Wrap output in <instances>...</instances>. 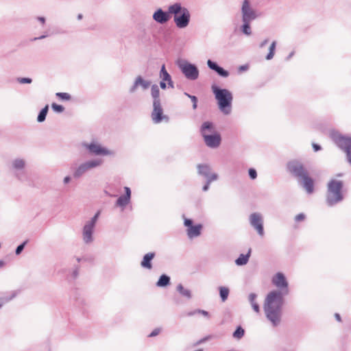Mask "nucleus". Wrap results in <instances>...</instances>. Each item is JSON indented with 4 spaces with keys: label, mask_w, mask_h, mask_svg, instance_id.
Returning a JSON list of instances; mask_svg holds the SVG:
<instances>
[{
    "label": "nucleus",
    "mask_w": 351,
    "mask_h": 351,
    "mask_svg": "<svg viewBox=\"0 0 351 351\" xmlns=\"http://www.w3.org/2000/svg\"><path fill=\"white\" fill-rule=\"evenodd\" d=\"M207 65L210 69L216 71L221 77H227L229 75V73L227 71L210 60L207 61Z\"/></svg>",
    "instance_id": "21"
},
{
    "label": "nucleus",
    "mask_w": 351,
    "mask_h": 351,
    "mask_svg": "<svg viewBox=\"0 0 351 351\" xmlns=\"http://www.w3.org/2000/svg\"><path fill=\"white\" fill-rule=\"evenodd\" d=\"M335 317H336V319H337V321L341 322V317H340V315H339V314L336 313V314H335Z\"/></svg>",
    "instance_id": "56"
},
{
    "label": "nucleus",
    "mask_w": 351,
    "mask_h": 351,
    "mask_svg": "<svg viewBox=\"0 0 351 351\" xmlns=\"http://www.w3.org/2000/svg\"><path fill=\"white\" fill-rule=\"evenodd\" d=\"M160 332V328H155L149 335V337H155L156 335H158Z\"/></svg>",
    "instance_id": "46"
},
{
    "label": "nucleus",
    "mask_w": 351,
    "mask_h": 351,
    "mask_svg": "<svg viewBox=\"0 0 351 351\" xmlns=\"http://www.w3.org/2000/svg\"><path fill=\"white\" fill-rule=\"evenodd\" d=\"M241 18L242 21H250L255 20L257 17V14L254 9L252 7L249 0H244L243 1L241 8Z\"/></svg>",
    "instance_id": "12"
},
{
    "label": "nucleus",
    "mask_w": 351,
    "mask_h": 351,
    "mask_svg": "<svg viewBox=\"0 0 351 351\" xmlns=\"http://www.w3.org/2000/svg\"><path fill=\"white\" fill-rule=\"evenodd\" d=\"M256 298H257V295L256 293H250V295L248 296V300H249V302H250L253 310L256 313H258L260 312V307L256 301Z\"/></svg>",
    "instance_id": "26"
},
{
    "label": "nucleus",
    "mask_w": 351,
    "mask_h": 351,
    "mask_svg": "<svg viewBox=\"0 0 351 351\" xmlns=\"http://www.w3.org/2000/svg\"><path fill=\"white\" fill-rule=\"evenodd\" d=\"M197 168L198 174L204 177L206 180H209L214 175H217L216 173L211 172L210 167L208 165L199 164L197 166Z\"/></svg>",
    "instance_id": "20"
},
{
    "label": "nucleus",
    "mask_w": 351,
    "mask_h": 351,
    "mask_svg": "<svg viewBox=\"0 0 351 351\" xmlns=\"http://www.w3.org/2000/svg\"><path fill=\"white\" fill-rule=\"evenodd\" d=\"M27 241H25L16 247V251H15V253L16 255H19L21 253V252L23 250L25 245L27 244Z\"/></svg>",
    "instance_id": "41"
},
{
    "label": "nucleus",
    "mask_w": 351,
    "mask_h": 351,
    "mask_svg": "<svg viewBox=\"0 0 351 351\" xmlns=\"http://www.w3.org/2000/svg\"><path fill=\"white\" fill-rule=\"evenodd\" d=\"M212 90L217 101L220 111L226 115L230 114L232 111L233 99L232 93L228 89L219 88L216 86H213Z\"/></svg>",
    "instance_id": "4"
},
{
    "label": "nucleus",
    "mask_w": 351,
    "mask_h": 351,
    "mask_svg": "<svg viewBox=\"0 0 351 351\" xmlns=\"http://www.w3.org/2000/svg\"><path fill=\"white\" fill-rule=\"evenodd\" d=\"M19 294V291H12L0 298V308L5 303L10 302Z\"/></svg>",
    "instance_id": "24"
},
{
    "label": "nucleus",
    "mask_w": 351,
    "mask_h": 351,
    "mask_svg": "<svg viewBox=\"0 0 351 351\" xmlns=\"http://www.w3.org/2000/svg\"><path fill=\"white\" fill-rule=\"evenodd\" d=\"M200 132L202 136L208 134H215L217 133L215 132V128L214 124L210 121H206L203 123L202 125Z\"/></svg>",
    "instance_id": "23"
},
{
    "label": "nucleus",
    "mask_w": 351,
    "mask_h": 351,
    "mask_svg": "<svg viewBox=\"0 0 351 351\" xmlns=\"http://www.w3.org/2000/svg\"><path fill=\"white\" fill-rule=\"evenodd\" d=\"M245 334V330L241 326H238L236 330L233 332V337L237 339H241Z\"/></svg>",
    "instance_id": "34"
},
{
    "label": "nucleus",
    "mask_w": 351,
    "mask_h": 351,
    "mask_svg": "<svg viewBox=\"0 0 351 351\" xmlns=\"http://www.w3.org/2000/svg\"><path fill=\"white\" fill-rule=\"evenodd\" d=\"M82 14H79L77 15V19H82Z\"/></svg>",
    "instance_id": "58"
},
{
    "label": "nucleus",
    "mask_w": 351,
    "mask_h": 351,
    "mask_svg": "<svg viewBox=\"0 0 351 351\" xmlns=\"http://www.w3.org/2000/svg\"><path fill=\"white\" fill-rule=\"evenodd\" d=\"M169 284L170 278L165 274H162V276H160L158 282H156V286L158 287H165L169 285Z\"/></svg>",
    "instance_id": "29"
},
{
    "label": "nucleus",
    "mask_w": 351,
    "mask_h": 351,
    "mask_svg": "<svg viewBox=\"0 0 351 351\" xmlns=\"http://www.w3.org/2000/svg\"><path fill=\"white\" fill-rule=\"evenodd\" d=\"M329 135L337 147L345 152L347 161L351 165V136L343 135L336 130H331Z\"/></svg>",
    "instance_id": "6"
},
{
    "label": "nucleus",
    "mask_w": 351,
    "mask_h": 351,
    "mask_svg": "<svg viewBox=\"0 0 351 351\" xmlns=\"http://www.w3.org/2000/svg\"><path fill=\"white\" fill-rule=\"evenodd\" d=\"M195 314H197V309L193 311L189 312L187 313V316H193V315H194Z\"/></svg>",
    "instance_id": "53"
},
{
    "label": "nucleus",
    "mask_w": 351,
    "mask_h": 351,
    "mask_svg": "<svg viewBox=\"0 0 351 351\" xmlns=\"http://www.w3.org/2000/svg\"><path fill=\"white\" fill-rule=\"evenodd\" d=\"M184 95H186L188 97H189L193 102V108L195 110L197 108V99L194 95H191L188 94L187 93H184Z\"/></svg>",
    "instance_id": "38"
},
{
    "label": "nucleus",
    "mask_w": 351,
    "mask_h": 351,
    "mask_svg": "<svg viewBox=\"0 0 351 351\" xmlns=\"http://www.w3.org/2000/svg\"><path fill=\"white\" fill-rule=\"evenodd\" d=\"M152 118L155 123H160L163 119H168L166 116L162 115V108L160 102H153V111L152 112Z\"/></svg>",
    "instance_id": "16"
},
{
    "label": "nucleus",
    "mask_w": 351,
    "mask_h": 351,
    "mask_svg": "<svg viewBox=\"0 0 351 351\" xmlns=\"http://www.w3.org/2000/svg\"><path fill=\"white\" fill-rule=\"evenodd\" d=\"M169 13L173 14V21L179 29L186 28L191 20V14L188 8L183 7L181 3H175L169 6Z\"/></svg>",
    "instance_id": "3"
},
{
    "label": "nucleus",
    "mask_w": 351,
    "mask_h": 351,
    "mask_svg": "<svg viewBox=\"0 0 351 351\" xmlns=\"http://www.w3.org/2000/svg\"><path fill=\"white\" fill-rule=\"evenodd\" d=\"M268 39H265V40H263L261 44H260V47L261 48H263L265 47V45L268 43Z\"/></svg>",
    "instance_id": "52"
},
{
    "label": "nucleus",
    "mask_w": 351,
    "mask_h": 351,
    "mask_svg": "<svg viewBox=\"0 0 351 351\" xmlns=\"http://www.w3.org/2000/svg\"><path fill=\"white\" fill-rule=\"evenodd\" d=\"M250 223L257 232V233L263 237L264 235L263 219L261 214L254 213L250 215Z\"/></svg>",
    "instance_id": "13"
},
{
    "label": "nucleus",
    "mask_w": 351,
    "mask_h": 351,
    "mask_svg": "<svg viewBox=\"0 0 351 351\" xmlns=\"http://www.w3.org/2000/svg\"><path fill=\"white\" fill-rule=\"evenodd\" d=\"M197 314L202 315L204 317H209V313L205 310L197 309Z\"/></svg>",
    "instance_id": "44"
},
{
    "label": "nucleus",
    "mask_w": 351,
    "mask_h": 351,
    "mask_svg": "<svg viewBox=\"0 0 351 351\" xmlns=\"http://www.w3.org/2000/svg\"><path fill=\"white\" fill-rule=\"evenodd\" d=\"M170 13L168 12L163 11L161 8L156 10L153 14V19L158 23L164 24L166 23L170 19Z\"/></svg>",
    "instance_id": "18"
},
{
    "label": "nucleus",
    "mask_w": 351,
    "mask_h": 351,
    "mask_svg": "<svg viewBox=\"0 0 351 351\" xmlns=\"http://www.w3.org/2000/svg\"><path fill=\"white\" fill-rule=\"evenodd\" d=\"M289 171L299 180V182L309 194L313 192V180L308 176L303 165L297 160L290 161L287 164Z\"/></svg>",
    "instance_id": "2"
},
{
    "label": "nucleus",
    "mask_w": 351,
    "mask_h": 351,
    "mask_svg": "<svg viewBox=\"0 0 351 351\" xmlns=\"http://www.w3.org/2000/svg\"><path fill=\"white\" fill-rule=\"evenodd\" d=\"M276 41H273L272 43L271 44L270 47H269V53H268V54L266 56V59L267 60H271L274 58V53H275V49H276Z\"/></svg>",
    "instance_id": "35"
},
{
    "label": "nucleus",
    "mask_w": 351,
    "mask_h": 351,
    "mask_svg": "<svg viewBox=\"0 0 351 351\" xmlns=\"http://www.w3.org/2000/svg\"><path fill=\"white\" fill-rule=\"evenodd\" d=\"M178 66L184 77L189 80H196L199 77V70L197 67L186 60H180Z\"/></svg>",
    "instance_id": "9"
},
{
    "label": "nucleus",
    "mask_w": 351,
    "mask_h": 351,
    "mask_svg": "<svg viewBox=\"0 0 351 351\" xmlns=\"http://www.w3.org/2000/svg\"><path fill=\"white\" fill-rule=\"evenodd\" d=\"M70 181H71V178L69 176H66L63 180L64 184H68Z\"/></svg>",
    "instance_id": "49"
},
{
    "label": "nucleus",
    "mask_w": 351,
    "mask_h": 351,
    "mask_svg": "<svg viewBox=\"0 0 351 351\" xmlns=\"http://www.w3.org/2000/svg\"><path fill=\"white\" fill-rule=\"evenodd\" d=\"M205 144L210 148H217L221 143V136L219 133L208 134L202 136Z\"/></svg>",
    "instance_id": "14"
},
{
    "label": "nucleus",
    "mask_w": 351,
    "mask_h": 351,
    "mask_svg": "<svg viewBox=\"0 0 351 351\" xmlns=\"http://www.w3.org/2000/svg\"><path fill=\"white\" fill-rule=\"evenodd\" d=\"M48 111V106H46L44 108H43L38 114L37 117V121L38 122H43L45 120L46 116Z\"/></svg>",
    "instance_id": "36"
},
{
    "label": "nucleus",
    "mask_w": 351,
    "mask_h": 351,
    "mask_svg": "<svg viewBox=\"0 0 351 351\" xmlns=\"http://www.w3.org/2000/svg\"><path fill=\"white\" fill-rule=\"evenodd\" d=\"M313 149L315 152H317L321 149V147L319 145L313 144Z\"/></svg>",
    "instance_id": "48"
},
{
    "label": "nucleus",
    "mask_w": 351,
    "mask_h": 351,
    "mask_svg": "<svg viewBox=\"0 0 351 351\" xmlns=\"http://www.w3.org/2000/svg\"><path fill=\"white\" fill-rule=\"evenodd\" d=\"M46 37H47V35H42V36H40L38 38H34V40H38V39H43L45 38H46Z\"/></svg>",
    "instance_id": "55"
},
{
    "label": "nucleus",
    "mask_w": 351,
    "mask_h": 351,
    "mask_svg": "<svg viewBox=\"0 0 351 351\" xmlns=\"http://www.w3.org/2000/svg\"><path fill=\"white\" fill-rule=\"evenodd\" d=\"M125 195H121L116 202V205L123 210L125 207L130 202L131 190L129 187H124Z\"/></svg>",
    "instance_id": "19"
},
{
    "label": "nucleus",
    "mask_w": 351,
    "mask_h": 351,
    "mask_svg": "<svg viewBox=\"0 0 351 351\" xmlns=\"http://www.w3.org/2000/svg\"><path fill=\"white\" fill-rule=\"evenodd\" d=\"M17 80L21 84H30L32 82V80L29 77H19Z\"/></svg>",
    "instance_id": "43"
},
{
    "label": "nucleus",
    "mask_w": 351,
    "mask_h": 351,
    "mask_svg": "<svg viewBox=\"0 0 351 351\" xmlns=\"http://www.w3.org/2000/svg\"><path fill=\"white\" fill-rule=\"evenodd\" d=\"M243 25L241 26V31L247 36H250L252 34V29L250 27V21H242Z\"/></svg>",
    "instance_id": "30"
},
{
    "label": "nucleus",
    "mask_w": 351,
    "mask_h": 351,
    "mask_svg": "<svg viewBox=\"0 0 351 351\" xmlns=\"http://www.w3.org/2000/svg\"><path fill=\"white\" fill-rule=\"evenodd\" d=\"M284 296L282 293L275 290L269 292L265 298L264 311L273 326H277L280 323Z\"/></svg>",
    "instance_id": "1"
},
{
    "label": "nucleus",
    "mask_w": 351,
    "mask_h": 351,
    "mask_svg": "<svg viewBox=\"0 0 351 351\" xmlns=\"http://www.w3.org/2000/svg\"><path fill=\"white\" fill-rule=\"evenodd\" d=\"M25 162L23 159L16 158L12 162V168L16 171L23 170L25 168Z\"/></svg>",
    "instance_id": "25"
},
{
    "label": "nucleus",
    "mask_w": 351,
    "mask_h": 351,
    "mask_svg": "<svg viewBox=\"0 0 351 351\" xmlns=\"http://www.w3.org/2000/svg\"><path fill=\"white\" fill-rule=\"evenodd\" d=\"M293 54H294V52H293H293H291V53L289 55V56L287 58V60H289V59H290V58L293 56Z\"/></svg>",
    "instance_id": "57"
},
{
    "label": "nucleus",
    "mask_w": 351,
    "mask_h": 351,
    "mask_svg": "<svg viewBox=\"0 0 351 351\" xmlns=\"http://www.w3.org/2000/svg\"><path fill=\"white\" fill-rule=\"evenodd\" d=\"M150 85L151 82L149 80H146L142 76L138 75L136 77L134 84L130 87L129 91L130 93H134L138 87H141V88L145 90H147Z\"/></svg>",
    "instance_id": "17"
},
{
    "label": "nucleus",
    "mask_w": 351,
    "mask_h": 351,
    "mask_svg": "<svg viewBox=\"0 0 351 351\" xmlns=\"http://www.w3.org/2000/svg\"><path fill=\"white\" fill-rule=\"evenodd\" d=\"M304 219H305V215L303 213H300V214L297 215L295 217V220L296 221H300L304 220Z\"/></svg>",
    "instance_id": "45"
},
{
    "label": "nucleus",
    "mask_w": 351,
    "mask_h": 351,
    "mask_svg": "<svg viewBox=\"0 0 351 351\" xmlns=\"http://www.w3.org/2000/svg\"><path fill=\"white\" fill-rule=\"evenodd\" d=\"M100 215V211H97L95 215L89 220L86 221L82 228V240L85 244H90L94 241L95 228Z\"/></svg>",
    "instance_id": "8"
},
{
    "label": "nucleus",
    "mask_w": 351,
    "mask_h": 351,
    "mask_svg": "<svg viewBox=\"0 0 351 351\" xmlns=\"http://www.w3.org/2000/svg\"><path fill=\"white\" fill-rule=\"evenodd\" d=\"M251 250L250 249L247 254H240V256L236 259L235 263L237 265H244L247 264L248 262L250 256Z\"/></svg>",
    "instance_id": "27"
},
{
    "label": "nucleus",
    "mask_w": 351,
    "mask_h": 351,
    "mask_svg": "<svg viewBox=\"0 0 351 351\" xmlns=\"http://www.w3.org/2000/svg\"><path fill=\"white\" fill-rule=\"evenodd\" d=\"M342 188V181L332 180L328 182L326 194V203L328 206H332L343 200Z\"/></svg>",
    "instance_id": "5"
},
{
    "label": "nucleus",
    "mask_w": 351,
    "mask_h": 351,
    "mask_svg": "<svg viewBox=\"0 0 351 351\" xmlns=\"http://www.w3.org/2000/svg\"><path fill=\"white\" fill-rule=\"evenodd\" d=\"M151 95H152V97L153 98V102H156V101L158 102H160V90H159V87L158 85L156 84H153L151 87Z\"/></svg>",
    "instance_id": "28"
},
{
    "label": "nucleus",
    "mask_w": 351,
    "mask_h": 351,
    "mask_svg": "<svg viewBox=\"0 0 351 351\" xmlns=\"http://www.w3.org/2000/svg\"><path fill=\"white\" fill-rule=\"evenodd\" d=\"M160 77L162 79V81L168 82L171 79V75L168 73L165 69V64H163L161 67L160 72Z\"/></svg>",
    "instance_id": "32"
},
{
    "label": "nucleus",
    "mask_w": 351,
    "mask_h": 351,
    "mask_svg": "<svg viewBox=\"0 0 351 351\" xmlns=\"http://www.w3.org/2000/svg\"><path fill=\"white\" fill-rule=\"evenodd\" d=\"M217 179H218V175H214L212 177H210V178L209 180H206V182L202 188L203 191H207L209 189L210 184L212 182L217 180Z\"/></svg>",
    "instance_id": "37"
},
{
    "label": "nucleus",
    "mask_w": 351,
    "mask_h": 351,
    "mask_svg": "<svg viewBox=\"0 0 351 351\" xmlns=\"http://www.w3.org/2000/svg\"><path fill=\"white\" fill-rule=\"evenodd\" d=\"M248 69V66L247 65H241L239 66V70L240 71H247Z\"/></svg>",
    "instance_id": "47"
},
{
    "label": "nucleus",
    "mask_w": 351,
    "mask_h": 351,
    "mask_svg": "<svg viewBox=\"0 0 351 351\" xmlns=\"http://www.w3.org/2000/svg\"><path fill=\"white\" fill-rule=\"evenodd\" d=\"M155 256L154 252H149L144 255L143 260L141 263V266L143 268H145L147 269H152V261Z\"/></svg>",
    "instance_id": "22"
},
{
    "label": "nucleus",
    "mask_w": 351,
    "mask_h": 351,
    "mask_svg": "<svg viewBox=\"0 0 351 351\" xmlns=\"http://www.w3.org/2000/svg\"><path fill=\"white\" fill-rule=\"evenodd\" d=\"M52 109L56 112H62L64 111V107L61 105H58L57 104H52L51 105Z\"/></svg>",
    "instance_id": "39"
},
{
    "label": "nucleus",
    "mask_w": 351,
    "mask_h": 351,
    "mask_svg": "<svg viewBox=\"0 0 351 351\" xmlns=\"http://www.w3.org/2000/svg\"><path fill=\"white\" fill-rule=\"evenodd\" d=\"M77 275V271H75V272H74V276H76Z\"/></svg>",
    "instance_id": "60"
},
{
    "label": "nucleus",
    "mask_w": 351,
    "mask_h": 351,
    "mask_svg": "<svg viewBox=\"0 0 351 351\" xmlns=\"http://www.w3.org/2000/svg\"><path fill=\"white\" fill-rule=\"evenodd\" d=\"M219 290L221 300L223 302H225L227 300L229 295V289L226 287H219Z\"/></svg>",
    "instance_id": "33"
},
{
    "label": "nucleus",
    "mask_w": 351,
    "mask_h": 351,
    "mask_svg": "<svg viewBox=\"0 0 351 351\" xmlns=\"http://www.w3.org/2000/svg\"><path fill=\"white\" fill-rule=\"evenodd\" d=\"M83 146L88 149V151L95 156H114V152L108 148L101 146L97 142H92L90 143H84Z\"/></svg>",
    "instance_id": "10"
},
{
    "label": "nucleus",
    "mask_w": 351,
    "mask_h": 351,
    "mask_svg": "<svg viewBox=\"0 0 351 351\" xmlns=\"http://www.w3.org/2000/svg\"><path fill=\"white\" fill-rule=\"evenodd\" d=\"M272 284L277 287L282 295H286L289 293L288 282L285 275L281 272H278L274 275L271 280Z\"/></svg>",
    "instance_id": "11"
},
{
    "label": "nucleus",
    "mask_w": 351,
    "mask_h": 351,
    "mask_svg": "<svg viewBox=\"0 0 351 351\" xmlns=\"http://www.w3.org/2000/svg\"><path fill=\"white\" fill-rule=\"evenodd\" d=\"M249 176L252 180H255L257 178V173L256 169L250 168L248 170Z\"/></svg>",
    "instance_id": "42"
},
{
    "label": "nucleus",
    "mask_w": 351,
    "mask_h": 351,
    "mask_svg": "<svg viewBox=\"0 0 351 351\" xmlns=\"http://www.w3.org/2000/svg\"><path fill=\"white\" fill-rule=\"evenodd\" d=\"M177 291L184 297L190 299L191 298V292L189 289H184L182 284L177 286Z\"/></svg>",
    "instance_id": "31"
},
{
    "label": "nucleus",
    "mask_w": 351,
    "mask_h": 351,
    "mask_svg": "<svg viewBox=\"0 0 351 351\" xmlns=\"http://www.w3.org/2000/svg\"><path fill=\"white\" fill-rule=\"evenodd\" d=\"M184 226L188 227L187 235L189 238H194L198 237L201 234L202 225L197 224L195 226L193 225V221L190 219H184Z\"/></svg>",
    "instance_id": "15"
},
{
    "label": "nucleus",
    "mask_w": 351,
    "mask_h": 351,
    "mask_svg": "<svg viewBox=\"0 0 351 351\" xmlns=\"http://www.w3.org/2000/svg\"><path fill=\"white\" fill-rule=\"evenodd\" d=\"M38 21H40L42 24H45V19L43 16H38L37 18Z\"/></svg>",
    "instance_id": "50"
},
{
    "label": "nucleus",
    "mask_w": 351,
    "mask_h": 351,
    "mask_svg": "<svg viewBox=\"0 0 351 351\" xmlns=\"http://www.w3.org/2000/svg\"><path fill=\"white\" fill-rule=\"evenodd\" d=\"M160 86L161 88H162V89H165L167 88V85H166V83L165 81H161L160 82Z\"/></svg>",
    "instance_id": "51"
},
{
    "label": "nucleus",
    "mask_w": 351,
    "mask_h": 351,
    "mask_svg": "<svg viewBox=\"0 0 351 351\" xmlns=\"http://www.w3.org/2000/svg\"><path fill=\"white\" fill-rule=\"evenodd\" d=\"M167 82H168V85H169V87L173 88V82L171 80V79L170 80V81H168Z\"/></svg>",
    "instance_id": "54"
},
{
    "label": "nucleus",
    "mask_w": 351,
    "mask_h": 351,
    "mask_svg": "<svg viewBox=\"0 0 351 351\" xmlns=\"http://www.w3.org/2000/svg\"><path fill=\"white\" fill-rule=\"evenodd\" d=\"M77 261L78 262H80V258H77Z\"/></svg>",
    "instance_id": "62"
},
{
    "label": "nucleus",
    "mask_w": 351,
    "mask_h": 351,
    "mask_svg": "<svg viewBox=\"0 0 351 351\" xmlns=\"http://www.w3.org/2000/svg\"><path fill=\"white\" fill-rule=\"evenodd\" d=\"M203 341H204V340L202 339V340H200L198 343H202Z\"/></svg>",
    "instance_id": "61"
},
{
    "label": "nucleus",
    "mask_w": 351,
    "mask_h": 351,
    "mask_svg": "<svg viewBox=\"0 0 351 351\" xmlns=\"http://www.w3.org/2000/svg\"><path fill=\"white\" fill-rule=\"evenodd\" d=\"M104 160L101 158H94L86 160L73 169V176L79 179L90 170L102 165Z\"/></svg>",
    "instance_id": "7"
},
{
    "label": "nucleus",
    "mask_w": 351,
    "mask_h": 351,
    "mask_svg": "<svg viewBox=\"0 0 351 351\" xmlns=\"http://www.w3.org/2000/svg\"><path fill=\"white\" fill-rule=\"evenodd\" d=\"M56 96L59 97L61 99L64 100H69L71 98V96L69 93H57Z\"/></svg>",
    "instance_id": "40"
},
{
    "label": "nucleus",
    "mask_w": 351,
    "mask_h": 351,
    "mask_svg": "<svg viewBox=\"0 0 351 351\" xmlns=\"http://www.w3.org/2000/svg\"><path fill=\"white\" fill-rule=\"evenodd\" d=\"M3 262L0 261V267L3 266Z\"/></svg>",
    "instance_id": "59"
}]
</instances>
